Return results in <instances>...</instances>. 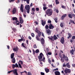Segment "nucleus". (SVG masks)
<instances>
[{
  "label": "nucleus",
  "mask_w": 75,
  "mask_h": 75,
  "mask_svg": "<svg viewBox=\"0 0 75 75\" xmlns=\"http://www.w3.org/2000/svg\"><path fill=\"white\" fill-rule=\"evenodd\" d=\"M35 11V8H32V13H31V14H33V15H34L35 14L34 13V12Z\"/></svg>",
  "instance_id": "6e6552de"
},
{
  "label": "nucleus",
  "mask_w": 75,
  "mask_h": 75,
  "mask_svg": "<svg viewBox=\"0 0 75 75\" xmlns=\"http://www.w3.org/2000/svg\"><path fill=\"white\" fill-rule=\"evenodd\" d=\"M67 16V14H65L62 17V20H64V17H65Z\"/></svg>",
  "instance_id": "393cba45"
},
{
  "label": "nucleus",
  "mask_w": 75,
  "mask_h": 75,
  "mask_svg": "<svg viewBox=\"0 0 75 75\" xmlns=\"http://www.w3.org/2000/svg\"><path fill=\"white\" fill-rule=\"evenodd\" d=\"M24 7H23V5L22 4H21V8H20V10L21 11V12L22 13L23 12V11H24Z\"/></svg>",
  "instance_id": "9b49d317"
},
{
  "label": "nucleus",
  "mask_w": 75,
  "mask_h": 75,
  "mask_svg": "<svg viewBox=\"0 0 75 75\" xmlns=\"http://www.w3.org/2000/svg\"><path fill=\"white\" fill-rule=\"evenodd\" d=\"M13 30L14 32L16 31V29L15 28H13Z\"/></svg>",
  "instance_id": "774afa93"
},
{
  "label": "nucleus",
  "mask_w": 75,
  "mask_h": 75,
  "mask_svg": "<svg viewBox=\"0 0 75 75\" xmlns=\"http://www.w3.org/2000/svg\"><path fill=\"white\" fill-rule=\"evenodd\" d=\"M48 23H51V21L50 20H49L48 21Z\"/></svg>",
  "instance_id": "864d4df0"
},
{
  "label": "nucleus",
  "mask_w": 75,
  "mask_h": 75,
  "mask_svg": "<svg viewBox=\"0 0 75 75\" xmlns=\"http://www.w3.org/2000/svg\"><path fill=\"white\" fill-rule=\"evenodd\" d=\"M20 2V0H17L16 3H19Z\"/></svg>",
  "instance_id": "0e129e2a"
},
{
  "label": "nucleus",
  "mask_w": 75,
  "mask_h": 75,
  "mask_svg": "<svg viewBox=\"0 0 75 75\" xmlns=\"http://www.w3.org/2000/svg\"><path fill=\"white\" fill-rule=\"evenodd\" d=\"M25 8L26 10H27V13H28V5H27L25 6Z\"/></svg>",
  "instance_id": "2eb2a0df"
},
{
  "label": "nucleus",
  "mask_w": 75,
  "mask_h": 75,
  "mask_svg": "<svg viewBox=\"0 0 75 75\" xmlns=\"http://www.w3.org/2000/svg\"><path fill=\"white\" fill-rule=\"evenodd\" d=\"M48 38L50 39V40H51V41H54V40H57V39L58 38L57 37V36L55 35H54V37H51L50 38V37H48Z\"/></svg>",
  "instance_id": "20e7f679"
},
{
  "label": "nucleus",
  "mask_w": 75,
  "mask_h": 75,
  "mask_svg": "<svg viewBox=\"0 0 75 75\" xmlns=\"http://www.w3.org/2000/svg\"><path fill=\"white\" fill-rule=\"evenodd\" d=\"M41 22L42 23V24L43 26H44V25H45V24H46L45 21L44 22V21L42 20H41Z\"/></svg>",
  "instance_id": "a211bd4d"
},
{
  "label": "nucleus",
  "mask_w": 75,
  "mask_h": 75,
  "mask_svg": "<svg viewBox=\"0 0 75 75\" xmlns=\"http://www.w3.org/2000/svg\"><path fill=\"white\" fill-rule=\"evenodd\" d=\"M72 40H74V39H75V36H73L72 37Z\"/></svg>",
  "instance_id": "13d9d810"
},
{
  "label": "nucleus",
  "mask_w": 75,
  "mask_h": 75,
  "mask_svg": "<svg viewBox=\"0 0 75 75\" xmlns=\"http://www.w3.org/2000/svg\"><path fill=\"white\" fill-rule=\"evenodd\" d=\"M70 52L71 54L73 55L74 52V50H73V49H72V50L70 51Z\"/></svg>",
  "instance_id": "cd10ccee"
},
{
  "label": "nucleus",
  "mask_w": 75,
  "mask_h": 75,
  "mask_svg": "<svg viewBox=\"0 0 75 75\" xmlns=\"http://www.w3.org/2000/svg\"><path fill=\"white\" fill-rule=\"evenodd\" d=\"M15 66L16 68H17V67H18V68H19V67H18V64H17V63H16L15 64Z\"/></svg>",
  "instance_id": "473e14b6"
},
{
  "label": "nucleus",
  "mask_w": 75,
  "mask_h": 75,
  "mask_svg": "<svg viewBox=\"0 0 75 75\" xmlns=\"http://www.w3.org/2000/svg\"><path fill=\"white\" fill-rule=\"evenodd\" d=\"M36 10L37 11H39V8H36Z\"/></svg>",
  "instance_id": "3c124183"
},
{
  "label": "nucleus",
  "mask_w": 75,
  "mask_h": 75,
  "mask_svg": "<svg viewBox=\"0 0 75 75\" xmlns=\"http://www.w3.org/2000/svg\"><path fill=\"white\" fill-rule=\"evenodd\" d=\"M28 38L29 39V40H31V37L30 36H29L28 37Z\"/></svg>",
  "instance_id": "e2e57ef3"
},
{
  "label": "nucleus",
  "mask_w": 75,
  "mask_h": 75,
  "mask_svg": "<svg viewBox=\"0 0 75 75\" xmlns=\"http://www.w3.org/2000/svg\"><path fill=\"white\" fill-rule=\"evenodd\" d=\"M7 47L8 49H9L10 48V46L8 45L7 46Z\"/></svg>",
  "instance_id": "69168bd1"
},
{
  "label": "nucleus",
  "mask_w": 75,
  "mask_h": 75,
  "mask_svg": "<svg viewBox=\"0 0 75 75\" xmlns=\"http://www.w3.org/2000/svg\"><path fill=\"white\" fill-rule=\"evenodd\" d=\"M35 32L38 34V35H37L36 36V38L37 39V40L38 41H39L40 39L39 38V37L40 36H41V32L39 31L38 28H36V29L35 30Z\"/></svg>",
  "instance_id": "f257e3e1"
},
{
  "label": "nucleus",
  "mask_w": 75,
  "mask_h": 75,
  "mask_svg": "<svg viewBox=\"0 0 75 75\" xmlns=\"http://www.w3.org/2000/svg\"><path fill=\"white\" fill-rule=\"evenodd\" d=\"M12 62L13 64H15L16 62V59H15V58L14 57L13 59H11Z\"/></svg>",
  "instance_id": "aec40b11"
},
{
  "label": "nucleus",
  "mask_w": 75,
  "mask_h": 75,
  "mask_svg": "<svg viewBox=\"0 0 75 75\" xmlns=\"http://www.w3.org/2000/svg\"><path fill=\"white\" fill-rule=\"evenodd\" d=\"M43 10H46V9H47V8L46 6H44L43 7Z\"/></svg>",
  "instance_id": "e433bc0d"
},
{
  "label": "nucleus",
  "mask_w": 75,
  "mask_h": 75,
  "mask_svg": "<svg viewBox=\"0 0 75 75\" xmlns=\"http://www.w3.org/2000/svg\"><path fill=\"white\" fill-rule=\"evenodd\" d=\"M12 20L13 21H14V20H15V21H14L13 22V24H14L15 25L17 23L19 22V21L17 20V18L16 17L12 18Z\"/></svg>",
  "instance_id": "39448f33"
},
{
  "label": "nucleus",
  "mask_w": 75,
  "mask_h": 75,
  "mask_svg": "<svg viewBox=\"0 0 75 75\" xmlns=\"http://www.w3.org/2000/svg\"><path fill=\"white\" fill-rule=\"evenodd\" d=\"M13 70H11L10 71H9L8 72V74H10V73H11V72H13Z\"/></svg>",
  "instance_id": "ea45409f"
},
{
  "label": "nucleus",
  "mask_w": 75,
  "mask_h": 75,
  "mask_svg": "<svg viewBox=\"0 0 75 75\" xmlns=\"http://www.w3.org/2000/svg\"><path fill=\"white\" fill-rule=\"evenodd\" d=\"M11 59H13V58H14V53H12L11 54Z\"/></svg>",
  "instance_id": "5701e85b"
},
{
  "label": "nucleus",
  "mask_w": 75,
  "mask_h": 75,
  "mask_svg": "<svg viewBox=\"0 0 75 75\" xmlns=\"http://www.w3.org/2000/svg\"><path fill=\"white\" fill-rule=\"evenodd\" d=\"M61 61L62 62H64V60L62 59V58H61Z\"/></svg>",
  "instance_id": "6e6d98bb"
},
{
  "label": "nucleus",
  "mask_w": 75,
  "mask_h": 75,
  "mask_svg": "<svg viewBox=\"0 0 75 75\" xmlns=\"http://www.w3.org/2000/svg\"><path fill=\"white\" fill-rule=\"evenodd\" d=\"M35 23L36 24H37V25H38V22H37L35 21Z\"/></svg>",
  "instance_id": "bf43d9fd"
},
{
  "label": "nucleus",
  "mask_w": 75,
  "mask_h": 75,
  "mask_svg": "<svg viewBox=\"0 0 75 75\" xmlns=\"http://www.w3.org/2000/svg\"><path fill=\"white\" fill-rule=\"evenodd\" d=\"M28 75H31V73L30 72H29Z\"/></svg>",
  "instance_id": "338daca9"
},
{
  "label": "nucleus",
  "mask_w": 75,
  "mask_h": 75,
  "mask_svg": "<svg viewBox=\"0 0 75 75\" xmlns=\"http://www.w3.org/2000/svg\"><path fill=\"white\" fill-rule=\"evenodd\" d=\"M33 6V4L32 3H31V4L30 5V7H32V6Z\"/></svg>",
  "instance_id": "4d7b16f0"
},
{
  "label": "nucleus",
  "mask_w": 75,
  "mask_h": 75,
  "mask_svg": "<svg viewBox=\"0 0 75 75\" xmlns=\"http://www.w3.org/2000/svg\"><path fill=\"white\" fill-rule=\"evenodd\" d=\"M12 12L13 14H16L17 12V9L16 8H14L12 10Z\"/></svg>",
  "instance_id": "423d86ee"
},
{
  "label": "nucleus",
  "mask_w": 75,
  "mask_h": 75,
  "mask_svg": "<svg viewBox=\"0 0 75 75\" xmlns=\"http://www.w3.org/2000/svg\"><path fill=\"white\" fill-rule=\"evenodd\" d=\"M40 74H41V75H45V74L44 73H43L42 72H41Z\"/></svg>",
  "instance_id": "8fccbe9b"
},
{
  "label": "nucleus",
  "mask_w": 75,
  "mask_h": 75,
  "mask_svg": "<svg viewBox=\"0 0 75 75\" xmlns=\"http://www.w3.org/2000/svg\"><path fill=\"white\" fill-rule=\"evenodd\" d=\"M48 55H51V54H52L51 53L49 52L48 53Z\"/></svg>",
  "instance_id": "680f3d73"
},
{
  "label": "nucleus",
  "mask_w": 75,
  "mask_h": 75,
  "mask_svg": "<svg viewBox=\"0 0 75 75\" xmlns=\"http://www.w3.org/2000/svg\"><path fill=\"white\" fill-rule=\"evenodd\" d=\"M46 33H47L48 35H50V34H51V31H50V29H46Z\"/></svg>",
  "instance_id": "4468645a"
},
{
  "label": "nucleus",
  "mask_w": 75,
  "mask_h": 75,
  "mask_svg": "<svg viewBox=\"0 0 75 75\" xmlns=\"http://www.w3.org/2000/svg\"><path fill=\"white\" fill-rule=\"evenodd\" d=\"M64 72H65V74H68V73H70L71 72V70L70 69H67L65 70Z\"/></svg>",
  "instance_id": "1a4fd4ad"
},
{
  "label": "nucleus",
  "mask_w": 75,
  "mask_h": 75,
  "mask_svg": "<svg viewBox=\"0 0 75 75\" xmlns=\"http://www.w3.org/2000/svg\"><path fill=\"white\" fill-rule=\"evenodd\" d=\"M54 73L55 74V75H60V73L58 71H56L54 72Z\"/></svg>",
  "instance_id": "412c9836"
},
{
  "label": "nucleus",
  "mask_w": 75,
  "mask_h": 75,
  "mask_svg": "<svg viewBox=\"0 0 75 75\" xmlns=\"http://www.w3.org/2000/svg\"><path fill=\"white\" fill-rule=\"evenodd\" d=\"M31 35L33 37H34V36H35V35H34V34L33 33H32L31 34Z\"/></svg>",
  "instance_id": "37998d69"
},
{
  "label": "nucleus",
  "mask_w": 75,
  "mask_h": 75,
  "mask_svg": "<svg viewBox=\"0 0 75 75\" xmlns=\"http://www.w3.org/2000/svg\"><path fill=\"white\" fill-rule=\"evenodd\" d=\"M21 45L23 47H24V48H25V45L24 44V43H22Z\"/></svg>",
  "instance_id": "c756f323"
},
{
  "label": "nucleus",
  "mask_w": 75,
  "mask_h": 75,
  "mask_svg": "<svg viewBox=\"0 0 75 75\" xmlns=\"http://www.w3.org/2000/svg\"><path fill=\"white\" fill-rule=\"evenodd\" d=\"M60 42L62 44H63L64 43V38L63 37H62L61 38V40L60 41Z\"/></svg>",
  "instance_id": "f8f14e48"
},
{
  "label": "nucleus",
  "mask_w": 75,
  "mask_h": 75,
  "mask_svg": "<svg viewBox=\"0 0 75 75\" xmlns=\"http://www.w3.org/2000/svg\"><path fill=\"white\" fill-rule=\"evenodd\" d=\"M63 58H65V60H66V61L67 62H68V57H67V56H65V54H62Z\"/></svg>",
  "instance_id": "0eeeda50"
},
{
  "label": "nucleus",
  "mask_w": 75,
  "mask_h": 75,
  "mask_svg": "<svg viewBox=\"0 0 75 75\" xmlns=\"http://www.w3.org/2000/svg\"><path fill=\"white\" fill-rule=\"evenodd\" d=\"M53 11L51 9H49L46 11V13L47 15L48 16H51L52 14Z\"/></svg>",
  "instance_id": "f03ea898"
},
{
  "label": "nucleus",
  "mask_w": 75,
  "mask_h": 75,
  "mask_svg": "<svg viewBox=\"0 0 75 75\" xmlns=\"http://www.w3.org/2000/svg\"><path fill=\"white\" fill-rule=\"evenodd\" d=\"M68 16L69 18H72V15L71 14H69Z\"/></svg>",
  "instance_id": "4c0bfd02"
},
{
  "label": "nucleus",
  "mask_w": 75,
  "mask_h": 75,
  "mask_svg": "<svg viewBox=\"0 0 75 75\" xmlns=\"http://www.w3.org/2000/svg\"><path fill=\"white\" fill-rule=\"evenodd\" d=\"M62 7L63 8H65H65H66V6H62Z\"/></svg>",
  "instance_id": "de8ad7c7"
},
{
  "label": "nucleus",
  "mask_w": 75,
  "mask_h": 75,
  "mask_svg": "<svg viewBox=\"0 0 75 75\" xmlns=\"http://www.w3.org/2000/svg\"><path fill=\"white\" fill-rule=\"evenodd\" d=\"M12 67L13 68V69H14V68H15V67H16L15 66V64H13L12 65Z\"/></svg>",
  "instance_id": "58836bf2"
},
{
  "label": "nucleus",
  "mask_w": 75,
  "mask_h": 75,
  "mask_svg": "<svg viewBox=\"0 0 75 75\" xmlns=\"http://www.w3.org/2000/svg\"><path fill=\"white\" fill-rule=\"evenodd\" d=\"M41 43L42 45H44V43H45V42L44 41V38H42L41 39Z\"/></svg>",
  "instance_id": "dca6fc26"
},
{
  "label": "nucleus",
  "mask_w": 75,
  "mask_h": 75,
  "mask_svg": "<svg viewBox=\"0 0 75 75\" xmlns=\"http://www.w3.org/2000/svg\"><path fill=\"white\" fill-rule=\"evenodd\" d=\"M33 47H34V48H37V46L35 45H34Z\"/></svg>",
  "instance_id": "a18cd8bd"
},
{
  "label": "nucleus",
  "mask_w": 75,
  "mask_h": 75,
  "mask_svg": "<svg viewBox=\"0 0 75 75\" xmlns=\"http://www.w3.org/2000/svg\"><path fill=\"white\" fill-rule=\"evenodd\" d=\"M18 47H16L13 49V50L14 51L16 52V51H18Z\"/></svg>",
  "instance_id": "b1692460"
},
{
  "label": "nucleus",
  "mask_w": 75,
  "mask_h": 75,
  "mask_svg": "<svg viewBox=\"0 0 75 75\" xmlns=\"http://www.w3.org/2000/svg\"><path fill=\"white\" fill-rule=\"evenodd\" d=\"M16 0H10L9 2L10 3H11V2H13V1H15Z\"/></svg>",
  "instance_id": "c03bdc74"
},
{
  "label": "nucleus",
  "mask_w": 75,
  "mask_h": 75,
  "mask_svg": "<svg viewBox=\"0 0 75 75\" xmlns=\"http://www.w3.org/2000/svg\"><path fill=\"white\" fill-rule=\"evenodd\" d=\"M20 24V22H18V23H16V25H19V24Z\"/></svg>",
  "instance_id": "052dcab7"
},
{
  "label": "nucleus",
  "mask_w": 75,
  "mask_h": 75,
  "mask_svg": "<svg viewBox=\"0 0 75 75\" xmlns=\"http://www.w3.org/2000/svg\"><path fill=\"white\" fill-rule=\"evenodd\" d=\"M23 41L24 42L25 41V39H24V38L23 37L21 38V39H19L18 40V42H21V41Z\"/></svg>",
  "instance_id": "ddd939ff"
},
{
  "label": "nucleus",
  "mask_w": 75,
  "mask_h": 75,
  "mask_svg": "<svg viewBox=\"0 0 75 75\" xmlns=\"http://www.w3.org/2000/svg\"><path fill=\"white\" fill-rule=\"evenodd\" d=\"M43 57V59L42 60H41L42 61H43V62H45V57H44V55L42 54V53H41L40 54V56L38 58L40 60L41 59H42V58Z\"/></svg>",
  "instance_id": "7ed1b4c3"
},
{
  "label": "nucleus",
  "mask_w": 75,
  "mask_h": 75,
  "mask_svg": "<svg viewBox=\"0 0 75 75\" xmlns=\"http://www.w3.org/2000/svg\"><path fill=\"white\" fill-rule=\"evenodd\" d=\"M55 10L56 12V13H58L59 11H58V10L57 9H55Z\"/></svg>",
  "instance_id": "09e8293b"
},
{
  "label": "nucleus",
  "mask_w": 75,
  "mask_h": 75,
  "mask_svg": "<svg viewBox=\"0 0 75 75\" xmlns=\"http://www.w3.org/2000/svg\"><path fill=\"white\" fill-rule=\"evenodd\" d=\"M45 69V72H46V73H48V72H49L50 71V70H49V69L46 68Z\"/></svg>",
  "instance_id": "4be33fe9"
},
{
  "label": "nucleus",
  "mask_w": 75,
  "mask_h": 75,
  "mask_svg": "<svg viewBox=\"0 0 75 75\" xmlns=\"http://www.w3.org/2000/svg\"><path fill=\"white\" fill-rule=\"evenodd\" d=\"M55 2L56 4H59V1H58V0H55Z\"/></svg>",
  "instance_id": "2f4dec72"
},
{
  "label": "nucleus",
  "mask_w": 75,
  "mask_h": 75,
  "mask_svg": "<svg viewBox=\"0 0 75 75\" xmlns=\"http://www.w3.org/2000/svg\"><path fill=\"white\" fill-rule=\"evenodd\" d=\"M24 72H25V73H26V74L27 73V72L26 71H23L22 72H21V75H22V74H23V73H24Z\"/></svg>",
  "instance_id": "72a5a7b5"
},
{
  "label": "nucleus",
  "mask_w": 75,
  "mask_h": 75,
  "mask_svg": "<svg viewBox=\"0 0 75 75\" xmlns=\"http://www.w3.org/2000/svg\"><path fill=\"white\" fill-rule=\"evenodd\" d=\"M35 52L36 53H38V52H39V50L38 49L36 50L35 51Z\"/></svg>",
  "instance_id": "a19ab883"
},
{
  "label": "nucleus",
  "mask_w": 75,
  "mask_h": 75,
  "mask_svg": "<svg viewBox=\"0 0 75 75\" xmlns=\"http://www.w3.org/2000/svg\"><path fill=\"white\" fill-rule=\"evenodd\" d=\"M54 20L56 23H58V18H55L54 19Z\"/></svg>",
  "instance_id": "c85d7f7f"
},
{
  "label": "nucleus",
  "mask_w": 75,
  "mask_h": 75,
  "mask_svg": "<svg viewBox=\"0 0 75 75\" xmlns=\"http://www.w3.org/2000/svg\"><path fill=\"white\" fill-rule=\"evenodd\" d=\"M60 27H62V28H63V27H64V24H63L62 23H61Z\"/></svg>",
  "instance_id": "7c9ffc66"
},
{
  "label": "nucleus",
  "mask_w": 75,
  "mask_h": 75,
  "mask_svg": "<svg viewBox=\"0 0 75 75\" xmlns=\"http://www.w3.org/2000/svg\"><path fill=\"white\" fill-rule=\"evenodd\" d=\"M48 62H49V63H50V64H51V60H48Z\"/></svg>",
  "instance_id": "5fc2aeb1"
},
{
  "label": "nucleus",
  "mask_w": 75,
  "mask_h": 75,
  "mask_svg": "<svg viewBox=\"0 0 75 75\" xmlns=\"http://www.w3.org/2000/svg\"><path fill=\"white\" fill-rule=\"evenodd\" d=\"M18 65L19 68H22V67L21 66V64L18 63Z\"/></svg>",
  "instance_id": "f704fd0d"
},
{
  "label": "nucleus",
  "mask_w": 75,
  "mask_h": 75,
  "mask_svg": "<svg viewBox=\"0 0 75 75\" xmlns=\"http://www.w3.org/2000/svg\"><path fill=\"white\" fill-rule=\"evenodd\" d=\"M66 67H67L68 68H70L71 66L69 65V63H67L66 64Z\"/></svg>",
  "instance_id": "a878e982"
},
{
  "label": "nucleus",
  "mask_w": 75,
  "mask_h": 75,
  "mask_svg": "<svg viewBox=\"0 0 75 75\" xmlns=\"http://www.w3.org/2000/svg\"><path fill=\"white\" fill-rule=\"evenodd\" d=\"M68 35H69V37L68 38H71V37L72 36L71 35V34L70 33H68Z\"/></svg>",
  "instance_id": "bb28decb"
},
{
  "label": "nucleus",
  "mask_w": 75,
  "mask_h": 75,
  "mask_svg": "<svg viewBox=\"0 0 75 75\" xmlns=\"http://www.w3.org/2000/svg\"><path fill=\"white\" fill-rule=\"evenodd\" d=\"M19 19L20 22V23H21V24H23V20L22 18H21V17H19Z\"/></svg>",
  "instance_id": "f3484780"
},
{
  "label": "nucleus",
  "mask_w": 75,
  "mask_h": 75,
  "mask_svg": "<svg viewBox=\"0 0 75 75\" xmlns=\"http://www.w3.org/2000/svg\"><path fill=\"white\" fill-rule=\"evenodd\" d=\"M49 7L50 8H52V5H49Z\"/></svg>",
  "instance_id": "79ce46f5"
},
{
  "label": "nucleus",
  "mask_w": 75,
  "mask_h": 75,
  "mask_svg": "<svg viewBox=\"0 0 75 75\" xmlns=\"http://www.w3.org/2000/svg\"><path fill=\"white\" fill-rule=\"evenodd\" d=\"M63 67H66V64H65V63H64L63 64Z\"/></svg>",
  "instance_id": "49530a36"
},
{
  "label": "nucleus",
  "mask_w": 75,
  "mask_h": 75,
  "mask_svg": "<svg viewBox=\"0 0 75 75\" xmlns=\"http://www.w3.org/2000/svg\"><path fill=\"white\" fill-rule=\"evenodd\" d=\"M13 72L14 75H18V73H17V69H14L13 70Z\"/></svg>",
  "instance_id": "9d476101"
},
{
  "label": "nucleus",
  "mask_w": 75,
  "mask_h": 75,
  "mask_svg": "<svg viewBox=\"0 0 75 75\" xmlns=\"http://www.w3.org/2000/svg\"><path fill=\"white\" fill-rule=\"evenodd\" d=\"M23 1H26L27 4H28V0H23Z\"/></svg>",
  "instance_id": "603ef678"
},
{
  "label": "nucleus",
  "mask_w": 75,
  "mask_h": 75,
  "mask_svg": "<svg viewBox=\"0 0 75 75\" xmlns=\"http://www.w3.org/2000/svg\"><path fill=\"white\" fill-rule=\"evenodd\" d=\"M53 28H54V26H53L51 24H50L49 25L50 29H53Z\"/></svg>",
  "instance_id": "6ab92c4d"
},
{
  "label": "nucleus",
  "mask_w": 75,
  "mask_h": 75,
  "mask_svg": "<svg viewBox=\"0 0 75 75\" xmlns=\"http://www.w3.org/2000/svg\"><path fill=\"white\" fill-rule=\"evenodd\" d=\"M49 28V26L48 25H46L45 26V28L46 29H48V28Z\"/></svg>",
  "instance_id": "c9c22d12"
}]
</instances>
